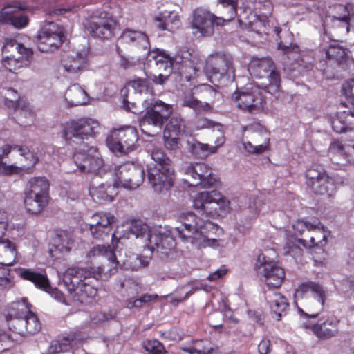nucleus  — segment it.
<instances>
[{"instance_id":"1","label":"nucleus","mask_w":354,"mask_h":354,"mask_svg":"<svg viewBox=\"0 0 354 354\" xmlns=\"http://www.w3.org/2000/svg\"><path fill=\"white\" fill-rule=\"evenodd\" d=\"M115 273V268L104 272L102 266L68 268L63 275V282L70 292H74V299L81 304L91 301L97 294L95 283L98 280L106 281Z\"/></svg>"},{"instance_id":"2","label":"nucleus","mask_w":354,"mask_h":354,"mask_svg":"<svg viewBox=\"0 0 354 354\" xmlns=\"http://www.w3.org/2000/svg\"><path fill=\"white\" fill-rule=\"evenodd\" d=\"M30 4L25 8L12 6H4L0 10V22L12 25L15 28L21 29L28 26L29 19L24 10L32 13L38 11L44 12L46 17H57L69 12H76L79 6L69 5H57V1H29Z\"/></svg>"},{"instance_id":"3","label":"nucleus","mask_w":354,"mask_h":354,"mask_svg":"<svg viewBox=\"0 0 354 354\" xmlns=\"http://www.w3.org/2000/svg\"><path fill=\"white\" fill-rule=\"evenodd\" d=\"M180 225L174 228V234L182 241L189 243L198 248L214 246L217 243L216 239H210L205 234V229L213 223L203 221L193 212L182 214L180 216Z\"/></svg>"},{"instance_id":"4","label":"nucleus","mask_w":354,"mask_h":354,"mask_svg":"<svg viewBox=\"0 0 354 354\" xmlns=\"http://www.w3.org/2000/svg\"><path fill=\"white\" fill-rule=\"evenodd\" d=\"M154 164L147 167L148 180L153 190L162 193L173 186L174 169L172 162L162 149H155L151 152Z\"/></svg>"},{"instance_id":"5","label":"nucleus","mask_w":354,"mask_h":354,"mask_svg":"<svg viewBox=\"0 0 354 354\" xmlns=\"http://www.w3.org/2000/svg\"><path fill=\"white\" fill-rule=\"evenodd\" d=\"M204 71L216 86H226L235 78L233 57L224 52L212 53L206 59Z\"/></svg>"},{"instance_id":"6","label":"nucleus","mask_w":354,"mask_h":354,"mask_svg":"<svg viewBox=\"0 0 354 354\" xmlns=\"http://www.w3.org/2000/svg\"><path fill=\"white\" fill-rule=\"evenodd\" d=\"M50 183L46 177H33L27 183L24 190V205L28 212H42L50 201Z\"/></svg>"},{"instance_id":"7","label":"nucleus","mask_w":354,"mask_h":354,"mask_svg":"<svg viewBox=\"0 0 354 354\" xmlns=\"http://www.w3.org/2000/svg\"><path fill=\"white\" fill-rule=\"evenodd\" d=\"M230 201L216 191L200 192L193 201L194 209L208 218L225 216L230 210Z\"/></svg>"},{"instance_id":"8","label":"nucleus","mask_w":354,"mask_h":354,"mask_svg":"<svg viewBox=\"0 0 354 354\" xmlns=\"http://www.w3.org/2000/svg\"><path fill=\"white\" fill-rule=\"evenodd\" d=\"M118 22L113 15L105 11H95L83 23L89 35L102 41L109 40L115 35Z\"/></svg>"},{"instance_id":"9","label":"nucleus","mask_w":354,"mask_h":354,"mask_svg":"<svg viewBox=\"0 0 354 354\" xmlns=\"http://www.w3.org/2000/svg\"><path fill=\"white\" fill-rule=\"evenodd\" d=\"M98 127V122L91 118L73 119L62 124V136L69 145L80 144L84 140L94 137Z\"/></svg>"},{"instance_id":"10","label":"nucleus","mask_w":354,"mask_h":354,"mask_svg":"<svg viewBox=\"0 0 354 354\" xmlns=\"http://www.w3.org/2000/svg\"><path fill=\"white\" fill-rule=\"evenodd\" d=\"M250 73L256 78L268 79V84L264 87L266 93L274 95L279 91L281 86V77L276 71V66L271 58L252 57L248 65Z\"/></svg>"},{"instance_id":"11","label":"nucleus","mask_w":354,"mask_h":354,"mask_svg":"<svg viewBox=\"0 0 354 354\" xmlns=\"http://www.w3.org/2000/svg\"><path fill=\"white\" fill-rule=\"evenodd\" d=\"M138 140L137 129L132 126H125L111 130L106 142L112 152L127 153L138 148Z\"/></svg>"},{"instance_id":"12","label":"nucleus","mask_w":354,"mask_h":354,"mask_svg":"<svg viewBox=\"0 0 354 354\" xmlns=\"http://www.w3.org/2000/svg\"><path fill=\"white\" fill-rule=\"evenodd\" d=\"M311 291L315 295V300L312 303H316L317 308H308V313H306L301 308L297 307L300 315L305 318H317L323 310L326 300V292L319 283L312 281L303 282L298 285L294 292L295 304L297 305V301L303 299L306 294Z\"/></svg>"},{"instance_id":"13","label":"nucleus","mask_w":354,"mask_h":354,"mask_svg":"<svg viewBox=\"0 0 354 354\" xmlns=\"http://www.w3.org/2000/svg\"><path fill=\"white\" fill-rule=\"evenodd\" d=\"M66 37L64 29L55 22H48L39 31L37 36V46L39 51L53 52L65 41Z\"/></svg>"},{"instance_id":"14","label":"nucleus","mask_w":354,"mask_h":354,"mask_svg":"<svg viewBox=\"0 0 354 354\" xmlns=\"http://www.w3.org/2000/svg\"><path fill=\"white\" fill-rule=\"evenodd\" d=\"M116 179L115 184L128 189L138 187L145 180V170L142 166L133 162H125L115 169Z\"/></svg>"},{"instance_id":"15","label":"nucleus","mask_w":354,"mask_h":354,"mask_svg":"<svg viewBox=\"0 0 354 354\" xmlns=\"http://www.w3.org/2000/svg\"><path fill=\"white\" fill-rule=\"evenodd\" d=\"M1 154H0V174L8 176L17 174L21 171V167L13 165H8L3 161V156H7L12 150H17L20 155L24 158L27 163L26 165H24V167H26L27 169H32L39 161L37 154L32 151H30V149L26 146L17 145H5L1 147Z\"/></svg>"},{"instance_id":"16","label":"nucleus","mask_w":354,"mask_h":354,"mask_svg":"<svg viewBox=\"0 0 354 354\" xmlns=\"http://www.w3.org/2000/svg\"><path fill=\"white\" fill-rule=\"evenodd\" d=\"M254 269L258 275L264 277V281L270 288H279L281 286L286 277L283 268L273 263H268L266 256L260 254L257 259Z\"/></svg>"},{"instance_id":"17","label":"nucleus","mask_w":354,"mask_h":354,"mask_svg":"<svg viewBox=\"0 0 354 354\" xmlns=\"http://www.w3.org/2000/svg\"><path fill=\"white\" fill-rule=\"evenodd\" d=\"M185 174L191 178V180H185L189 187L210 188L217 182L216 176L212 174V168L203 162L190 164L185 169Z\"/></svg>"},{"instance_id":"18","label":"nucleus","mask_w":354,"mask_h":354,"mask_svg":"<svg viewBox=\"0 0 354 354\" xmlns=\"http://www.w3.org/2000/svg\"><path fill=\"white\" fill-rule=\"evenodd\" d=\"M340 319L336 316L321 318L317 322H306L305 329L310 330L318 339L324 341L336 337L339 334Z\"/></svg>"},{"instance_id":"19","label":"nucleus","mask_w":354,"mask_h":354,"mask_svg":"<svg viewBox=\"0 0 354 354\" xmlns=\"http://www.w3.org/2000/svg\"><path fill=\"white\" fill-rule=\"evenodd\" d=\"M232 98L239 109L250 113L261 109L266 104L262 93L258 88L253 87L236 91Z\"/></svg>"},{"instance_id":"20","label":"nucleus","mask_w":354,"mask_h":354,"mask_svg":"<svg viewBox=\"0 0 354 354\" xmlns=\"http://www.w3.org/2000/svg\"><path fill=\"white\" fill-rule=\"evenodd\" d=\"M115 217L111 213L99 212L93 215L88 224L89 231L92 237L98 241L108 239L110 236L113 240L115 235L112 232V223Z\"/></svg>"},{"instance_id":"21","label":"nucleus","mask_w":354,"mask_h":354,"mask_svg":"<svg viewBox=\"0 0 354 354\" xmlns=\"http://www.w3.org/2000/svg\"><path fill=\"white\" fill-rule=\"evenodd\" d=\"M147 111L140 121V126L151 124L161 127L172 113L173 108L170 104L161 100H157L151 106H147Z\"/></svg>"},{"instance_id":"22","label":"nucleus","mask_w":354,"mask_h":354,"mask_svg":"<svg viewBox=\"0 0 354 354\" xmlns=\"http://www.w3.org/2000/svg\"><path fill=\"white\" fill-rule=\"evenodd\" d=\"M348 184V179L337 174L330 175L327 171L310 191L315 195L326 196L328 198H334L340 187Z\"/></svg>"},{"instance_id":"23","label":"nucleus","mask_w":354,"mask_h":354,"mask_svg":"<svg viewBox=\"0 0 354 354\" xmlns=\"http://www.w3.org/2000/svg\"><path fill=\"white\" fill-rule=\"evenodd\" d=\"M127 46L149 50L150 48L149 37L144 32L125 28L117 40V53H121V49L127 48Z\"/></svg>"},{"instance_id":"24","label":"nucleus","mask_w":354,"mask_h":354,"mask_svg":"<svg viewBox=\"0 0 354 354\" xmlns=\"http://www.w3.org/2000/svg\"><path fill=\"white\" fill-rule=\"evenodd\" d=\"M217 17L209 11L198 8L194 10L192 27L203 36H209L213 34L215 25H220Z\"/></svg>"},{"instance_id":"25","label":"nucleus","mask_w":354,"mask_h":354,"mask_svg":"<svg viewBox=\"0 0 354 354\" xmlns=\"http://www.w3.org/2000/svg\"><path fill=\"white\" fill-rule=\"evenodd\" d=\"M147 59L149 62H154L158 71V82L163 83L171 74L174 68L173 59L163 50L156 48L148 50Z\"/></svg>"},{"instance_id":"26","label":"nucleus","mask_w":354,"mask_h":354,"mask_svg":"<svg viewBox=\"0 0 354 354\" xmlns=\"http://www.w3.org/2000/svg\"><path fill=\"white\" fill-rule=\"evenodd\" d=\"M19 277L34 284L35 288L42 291H48L50 282L45 269L19 268L16 270Z\"/></svg>"},{"instance_id":"27","label":"nucleus","mask_w":354,"mask_h":354,"mask_svg":"<svg viewBox=\"0 0 354 354\" xmlns=\"http://www.w3.org/2000/svg\"><path fill=\"white\" fill-rule=\"evenodd\" d=\"M15 322L10 330L23 337L35 335L41 329V322L32 310L23 319H16Z\"/></svg>"},{"instance_id":"28","label":"nucleus","mask_w":354,"mask_h":354,"mask_svg":"<svg viewBox=\"0 0 354 354\" xmlns=\"http://www.w3.org/2000/svg\"><path fill=\"white\" fill-rule=\"evenodd\" d=\"M32 307V306L26 297L12 302L5 313L6 321L9 329L11 330L15 326L16 319H23L31 310Z\"/></svg>"},{"instance_id":"29","label":"nucleus","mask_w":354,"mask_h":354,"mask_svg":"<svg viewBox=\"0 0 354 354\" xmlns=\"http://www.w3.org/2000/svg\"><path fill=\"white\" fill-rule=\"evenodd\" d=\"M335 10L336 15L332 19L333 26L340 27L347 34L350 30L351 21H354V3L349 1L345 5L338 4Z\"/></svg>"},{"instance_id":"30","label":"nucleus","mask_w":354,"mask_h":354,"mask_svg":"<svg viewBox=\"0 0 354 354\" xmlns=\"http://www.w3.org/2000/svg\"><path fill=\"white\" fill-rule=\"evenodd\" d=\"M73 160L82 172H95L102 165L103 160L97 155H91L84 151L75 152Z\"/></svg>"},{"instance_id":"31","label":"nucleus","mask_w":354,"mask_h":354,"mask_svg":"<svg viewBox=\"0 0 354 354\" xmlns=\"http://www.w3.org/2000/svg\"><path fill=\"white\" fill-rule=\"evenodd\" d=\"M175 245L174 239L169 235L153 233L149 237L148 246L151 248L152 253L156 252L160 255L167 257Z\"/></svg>"},{"instance_id":"32","label":"nucleus","mask_w":354,"mask_h":354,"mask_svg":"<svg viewBox=\"0 0 354 354\" xmlns=\"http://www.w3.org/2000/svg\"><path fill=\"white\" fill-rule=\"evenodd\" d=\"M266 299L269 304L273 317L280 320L285 316L289 308L287 299L280 292L269 291L266 292Z\"/></svg>"},{"instance_id":"33","label":"nucleus","mask_w":354,"mask_h":354,"mask_svg":"<svg viewBox=\"0 0 354 354\" xmlns=\"http://www.w3.org/2000/svg\"><path fill=\"white\" fill-rule=\"evenodd\" d=\"M117 194V187L111 184L101 183L97 187L91 185L89 187V195L99 203L111 202Z\"/></svg>"},{"instance_id":"34","label":"nucleus","mask_w":354,"mask_h":354,"mask_svg":"<svg viewBox=\"0 0 354 354\" xmlns=\"http://www.w3.org/2000/svg\"><path fill=\"white\" fill-rule=\"evenodd\" d=\"M329 153L339 156L344 161V165H354V142L351 144L344 145L338 139L331 141Z\"/></svg>"},{"instance_id":"35","label":"nucleus","mask_w":354,"mask_h":354,"mask_svg":"<svg viewBox=\"0 0 354 354\" xmlns=\"http://www.w3.org/2000/svg\"><path fill=\"white\" fill-rule=\"evenodd\" d=\"M252 140L255 145L250 141L243 143L245 149L250 153L261 154L269 149L270 133L266 130L254 133L252 136Z\"/></svg>"},{"instance_id":"36","label":"nucleus","mask_w":354,"mask_h":354,"mask_svg":"<svg viewBox=\"0 0 354 354\" xmlns=\"http://www.w3.org/2000/svg\"><path fill=\"white\" fill-rule=\"evenodd\" d=\"M4 104L8 109L15 111H21L25 113L30 114V104L24 97H19L16 90L12 88L7 89L5 93Z\"/></svg>"},{"instance_id":"37","label":"nucleus","mask_w":354,"mask_h":354,"mask_svg":"<svg viewBox=\"0 0 354 354\" xmlns=\"http://www.w3.org/2000/svg\"><path fill=\"white\" fill-rule=\"evenodd\" d=\"M64 71L69 74H77L84 71L88 66V59L86 55L80 53L75 56H68L62 61Z\"/></svg>"},{"instance_id":"38","label":"nucleus","mask_w":354,"mask_h":354,"mask_svg":"<svg viewBox=\"0 0 354 354\" xmlns=\"http://www.w3.org/2000/svg\"><path fill=\"white\" fill-rule=\"evenodd\" d=\"M17 252L16 245L8 239L0 237V266H12L17 260Z\"/></svg>"},{"instance_id":"39","label":"nucleus","mask_w":354,"mask_h":354,"mask_svg":"<svg viewBox=\"0 0 354 354\" xmlns=\"http://www.w3.org/2000/svg\"><path fill=\"white\" fill-rule=\"evenodd\" d=\"M64 99L69 106L85 104L88 100L86 92L78 84L70 86L64 94Z\"/></svg>"},{"instance_id":"40","label":"nucleus","mask_w":354,"mask_h":354,"mask_svg":"<svg viewBox=\"0 0 354 354\" xmlns=\"http://www.w3.org/2000/svg\"><path fill=\"white\" fill-rule=\"evenodd\" d=\"M157 27L161 30L174 32L180 25V17L174 11H164L160 17H156Z\"/></svg>"},{"instance_id":"41","label":"nucleus","mask_w":354,"mask_h":354,"mask_svg":"<svg viewBox=\"0 0 354 354\" xmlns=\"http://www.w3.org/2000/svg\"><path fill=\"white\" fill-rule=\"evenodd\" d=\"M319 225H320V222L316 221V226L311 230L313 235L310 237V243L308 244L306 243V240L301 239L299 240V242L304 246L308 248L324 247L327 243V239L330 232L325 231L324 226L319 228Z\"/></svg>"},{"instance_id":"42","label":"nucleus","mask_w":354,"mask_h":354,"mask_svg":"<svg viewBox=\"0 0 354 354\" xmlns=\"http://www.w3.org/2000/svg\"><path fill=\"white\" fill-rule=\"evenodd\" d=\"M327 171L319 165H314L307 169L304 173L305 184L310 191L322 180Z\"/></svg>"},{"instance_id":"43","label":"nucleus","mask_w":354,"mask_h":354,"mask_svg":"<svg viewBox=\"0 0 354 354\" xmlns=\"http://www.w3.org/2000/svg\"><path fill=\"white\" fill-rule=\"evenodd\" d=\"M322 51L324 53L327 59L335 60L337 62L338 64H340L346 59L348 53V50L347 48L335 43L330 44L328 47H323Z\"/></svg>"},{"instance_id":"44","label":"nucleus","mask_w":354,"mask_h":354,"mask_svg":"<svg viewBox=\"0 0 354 354\" xmlns=\"http://www.w3.org/2000/svg\"><path fill=\"white\" fill-rule=\"evenodd\" d=\"M88 256L91 257H106L109 261L114 266L112 268H115L117 270L116 267L119 264L117 261L115 252L111 248L110 245H97L93 246L88 252Z\"/></svg>"},{"instance_id":"45","label":"nucleus","mask_w":354,"mask_h":354,"mask_svg":"<svg viewBox=\"0 0 354 354\" xmlns=\"http://www.w3.org/2000/svg\"><path fill=\"white\" fill-rule=\"evenodd\" d=\"M75 339V334H69L61 341L53 342L48 349V354H59L68 351L71 348V343Z\"/></svg>"},{"instance_id":"46","label":"nucleus","mask_w":354,"mask_h":354,"mask_svg":"<svg viewBox=\"0 0 354 354\" xmlns=\"http://www.w3.org/2000/svg\"><path fill=\"white\" fill-rule=\"evenodd\" d=\"M189 354H217L218 348L210 346L209 344L201 339H197L192 346L182 348Z\"/></svg>"},{"instance_id":"47","label":"nucleus","mask_w":354,"mask_h":354,"mask_svg":"<svg viewBox=\"0 0 354 354\" xmlns=\"http://www.w3.org/2000/svg\"><path fill=\"white\" fill-rule=\"evenodd\" d=\"M165 133H169L171 136H182L185 132V120L180 116H173L166 124Z\"/></svg>"},{"instance_id":"48","label":"nucleus","mask_w":354,"mask_h":354,"mask_svg":"<svg viewBox=\"0 0 354 354\" xmlns=\"http://www.w3.org/2000/svg\"><path fill=\"white\" fill-rule=\"evenodd\" d=\"M182 106L192 109L196 112L206 111L210 109V105L208 103H203L197 100L192 92L184 95Z\"/></svg>"},{"instance_id":"49","label":"nucleus","mask_w":354,"mask_h":354,"mask_svg":"<svg viewBox=\"0 0 354 354\" xmlns=\"http://www.w3.org/2000/svg\"><path fill=\"white\" fill-rule=\"evenodd\" d=\"M158 297L156 294H142L138 298H129L125 301L127 308L129 309H137L140 310L143 308L145 305L149 304L150 301L156 299Z\"/></svg>"},{"instance_id":"50","label":"nucleus","mask_w":354,"mask_h":354,"mask_svg":"<svg viewBox=\"0 0 354 354\" xmlns=\"http://www.w3.org/2000/svg\"><path fill=\"white\" fill-rule=\"evenodd\" d=\"M219 145H218L216 147H209L207 144L197 142L192 145L190 151L195 158L205 159L209 155L215 153Z\"/></svg>"},{"instance_id":"51","label":"nucleus","mask_w":354,"mask_h":354,"mask_svg":"<svg viewBox=\"0 0 354 354\" xmlns=\"http://www.w3.org/2000/svg\"><path fill=\"white\" fill-rule=\"evenodd\" d=\"M129 232L136 238H146L148 243L149 237L153 234L147 225L140 221L132 223L129 227Z\"/></svg>"},{"instance_id":"52","label":"nucleus","mask_w":354,"mask_h":354,"mask_svg":"<svg viewBox=\"0 0 354 354\" xmlns=\"http://www.w3.org/2000/svg\"><path fill=\"white\" fill-rule=\"evenodd\" d=\"M1 63L7 71L17 73V71L23 67L24 60L21 57H15L14 55H10L4 57Z\"/></svg>"},{"instance_id":"53","label":"nucleus","mask_w":354,"mask_h":354,"mask_svg":"<svg viewBox=\"0 0 354 354\" xmlns=\"http://www.w3.org/2000/svg\"><path fill=\"white\" fill-rule=\"evenodd\" d=\"M73 241L71 236L64 232L57 236L55 247L61 252H69L71 250V245Z\"/></svg>"},{"instance_id":"54","label":"nucleus","mask_w":354,"mask_h":354,"mask_svg":"<svg viewBox=\"0 0 354 354\" xmlns=\"http://www.w3.org/2000/svg\"><path fill=\"white\" fill-rule=\"evenodd\" d=\"M224 9L223 16L217 17L218 21H230L237 15V3L238 1H219Z\"/></svg>"},{"instance_id":"55","label":"nucleus","mask_w":354,"mask_h":354,"mask_svg":"<svg viewBox=\"0 0 354 354\" xmlns=\"http://www.w3.org/2000/svg\"><path fill=\"white\" fill-rule=\"evenodd\" d=\"M145 348L149 352L148 354H168L163 344L157 339L148 340Z\"/></svg>"},{"instance_id":"56","label":"nucleus","mask_w":354,"mask_h":354,"mask_svg":"<svg viewBox=\"0 0 354 354\" xmlns=\"http://www.w3.org/2000/svg\"><path fill=\"white\" fill-rule=\"evenodd\" d=\"M165 146L167 149L176 150L180 145V136H171L169 133L163 132Z\"/></svg>"},{"instance_id":"57","label":"nucleus","mask_w":354,"mask_h":354,"mask_svg":"<svg viewBox=\"0 0 354 354\" xmlns=\"http://www.w3.org/2000/svg\"><path fill=\"white\" fill-rule=\"evenodd\" d=\"M345 118L344 115H341L338 111L335 116L331 120V127L333 131L337 133H341L347 131L346 127L343 123Z\"/></svg>"},{"instance_id":"58","label":"nucleus","mask_w":354,"mask_h":354,"mask_svg":"<svg viewBox=\"0 0 354 354\" xmlns=\"http://www.w3.org/2000/svg\"><path fill=\"white\" fill-rule=\"evenodd\" d=\"M315 226L316 220H315L313 223L307 222L304 220H297L295 223H293L292 228L295 233L301 235L305 230L310 231L312 229L315 228Z\"/></svg>"},{"instance_id":"59","label":"nucleus","mask_w":354,"mask_h":354,"mask_svg":"<svg viewBox=\"0 0 354 354\" xmlns=\"http://www.w3.org/2000/svg\"><path fill=\"white\" fill-rule=\"evenodd\" d=\"M6 267L0 266V286L10 288L12 286V277L10 275V270Z\"/></svg>"},{"instance_id":"60","label":"nucleus","mask_w":354,"mask_h":354,"mask_svg":"<svg viewBox=\"0 0 354 354\" xmlns=\"http://www.w3.org/2000/svg\"><path fill=\"white\" fill-rule=\"evenodd\" d=\"M149 81L145 78H136L129 82L131 86L136 92L140 93L147 91Z\"/></svg>"},{"instance_id":"61","label":"nucleus","mask_w":354,"mask_h":354,"mask_svg":"<svg viewBox=\"0 0 354 354\" xmlns=\"http://www.w3.org/2000/svg\"><path fill=\"white\" fill-rule=\"evenodd\" d=\"M120 59V66L124 70L134 68L138 64V61L135 60L133 57H127L124 55L123 49H121V53H118Z\"/></svg>"},{"instance_id":"62","label":"nucleus","mask_w":354,"mask_h":354,"mask_svg":"<svg viewBox=\"0 0 354 354\" xmlns=\"http://www.w3.org/2000/svg\"><path fill=\"white\" fill-rule=\"evenodd\" d=\"M342 93L348 102L354 106V80L348 81L342 86Z\"/></svg>"},{"instance_id":"63","label":"nucleus","mask_w":354,"mask_h":354,"mask_svg":"<svg viewBox=\"0 0 354 354\" xmlns=\"http://www.w3.org/2000/svg\"><path fill=\"white\" fill-rule=\"evenodd\" d=\"M341 115H344L345 118L343 123L346 127L347 131H351L354 129V111L347 108V110L339 111Z\"/></svg>"},{"instance_id":"64","label":"nucleus","mask_w":354,"mask_h":354,"mask_svg":"<svg viewBox=\"0 0 354 354\" xmlns=\"http://www.w3.org/2000/svg\"><path fill=\"white\" fill-rule=\"evenodd\" d=\"M250 30L258 35H268L266 23L259 19L250 23Z\"/></svg>"}]
</instances>
